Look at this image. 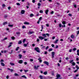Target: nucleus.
Masks as SVG:
<instances>
[{"label": "nucleus", "instance_id": "nucleus-1", "mask_svg": "<svg viewBox=\"0 0 79 79\" xmlns=\"http://www.w3.org/2000/svg\"><path fill=\"white\" fill-rule=\"evenodd\" d=\"M35 50L38 53H40V49L38 47H36L35 48Z\"/></svg>", "mask_w": 79, "mask_h": 79}, {"label": "nucleus", "instance_id": "nucleus-2", "mask_svg": "<svg viewBox=\"0 0 79 79\" xmlns=\"http://www.w3.org/2000/svg\"><path fill=\"white\" fill-rule=\"evenodd\" d=\"M42 36H43L44 37H46V35H47L48 37H49L50 34L48 33L44 34L42 35Z\"/></svg>", "mask_w": 79, "mask_h": 79}, {"label": "nucleus", "instance_id": "nucleus-3", "mask_svg": "<svg viewBox=\"0 0 79 79\" xmlns=\"http://www.w3.org/2000/svg\"><path fill=\"white\" fill-rule=\"evenodd\" d=\"M56 77H57V79H62L61 77V75L58 74V73H57V75H56Z\"/></svg>", "mask_w": 79, "mask_h": 79}, {"label": "nucleus", "instance_id": "nucleus-4", "mask_svg": "<svg viewBox=\"0 0 79 79\" xmlns=\"http://www.w3.org/2000/svg\"><path fill=\"white\" fill-rule=\"evenodd\" d=\"M44 63L45 64H46L47 66H48L49 65V63L47 61H44Z\"/></svg>", "mask_w": 79, "mask_h": 79}, {"label": "nucleus", "instance_id": "nucleus-5", "mask_svg": "<svg viewBox=\"0 0 79 79\" xmlns=\"http://www.w3.org/2000/svg\"><path fill=\"white\" fill-rule=\"evenodd\" d=\"M52 58H54V56H55V53L54 52H52Z\"/></svg>", "mask_w": 79, "mask_h": 79}, {"label": "nucleus", "instance_id": "nucleus-6", "mask_svg": "<svg viewBox=\"0 0 79 79\" xmlns=\"http://www.w3.org/2000/svg\"><path fill=\"white\" fill-rule=\"evenodd\" d=\"M34 67L35 69H38V68H39V67H40V66L39 65H37V66L35 65L34 66Z\"/></svg>", "mask_w": 79, "mask_h": 79}, {"label": "nucleus", "instance_id": "nucleus-7", "mask_svg": "<svg viewBox=\"0 0 79 79\" xmlns=\"http://www.w3.org/2000/svg\"><path fill=\"white\" fill-rule=\"evenodd\" d=\"M39 39H40V40H43V39H45V38L42 37L41 36H39Z\"/></svg>", "mask_w": 79, "mask_h": 79}, {"label": "nucleus", "instance_id": "nucleus-8", "mask_svg": "<svg viewBox=\"0 0 79 79\" xmlns=\"http://www.w3.org/2000/svg\"><path fill=\"white\" fill-rule=\"evenodd\" d=\"M21 14H22V15H23V14L25 13V10H22L21 11Z\"/></svg>", "mask_w": 79, "mask_h": 79}, {"label": "nucleus", "instance_id": "nucleus-9", "mask_svg": "<svg viewBox=\"0 0 79 79\" xmlns=\"http://www.w3.org/2000/svg\"><path fill=\"white\" fill-rule=\"evenodd\" d=\"M24 24H27V25H29V23L28 22H25L24 23Z\"/></svg>", "mask_w": 79, "mask_h": 79}, {"label": "nucleus", "instance_id": "nucleus-10", "mask_svg": "<svg viewBox=\"0 0 79 79\" xmlns=\"http://www.w3.org/2000/svg\"><path fill=\"white\" fill-rule=\"evenodd\" d=\"M7 69L9 70V71H10L11 72H13V70L11 69H10L9 68H8Z\"/></svg>", "mask_w": 79, "mask_h": 79}, {"label": "nucleus", "instance_id": "nucleus-11", "mask_svg": "<svg viewBox=\"0 0 79 79\" xmlns=\"http://www.w3.org/2000/svg\"><path fill=\"white\" fill-rule=\"evenodd\" d=\"M74 61V60H71L69 61V63H71V64H72L73 63V62Z\"/></svg>", "mask_w": 79, "mask_h": 79}, {"label": "nucleus", "instance_id": "nucleus-12", "mask_svg": "<svg viewBox=\"0 0 79 79\" xmlns=\"http://www.w3.org/2000/svg\"><path fill=\"white\" fill-rule=\"evenodd\" d=\"M41 57H39V58L38 59V60H39V62H42V60H41Z\"/></svg>", "mask_w": 79, "mask_h": 79}, {"label": "nucleus", "instance_id": "nucleus-13", "mask_svg": "<svg viewBox=\"0 0 79 79\" xmlns=\"http://www.w3.org/2000/svg\"><path fill=\"white\" fill-rule=\"evenodd\" d=\"M72 64V66H75L76 65V63L74 62H73Z\"/></svg>", "mask_w": 79, "mask_h": 79}, {"label": "nucleus", "instance_id": "nucleus-14", "mask_svg": "<svg viewBox=\"0 0 79 79\" xmlns=\"http://www.w3.org/2000/svg\"><path fill=\"white\" fill-rule=\"evenodd\" d=\"M22 77H23V78H24L25 79H27V77L25 75L22 76Z\"/></svg>", "mask_w": 79, "mask_h": 79}, {"label": "nucleus", "instance_id": "nucleus-15", "mask_svg": "<svg viewBox=\"0 0 79 79\" xmlns=\"http://www.w3.org/2000/svg\"><path fill=\"white\" fill-rule=\"evenodd\" d=\"M75 37V36H74V35H71V38H72V39H74Z\"/></svg>", "mask_w": 79, "mask_h": 79}, {"label": "nucleus", "instance_id": "nucleus-16", "mask_svg": "<svg viewBox=\"0 0 79 79\" xmlns=\"http://www.w3.org/2000/svg\"><path fill=\"white\" fill-rule=\"evenodd\" d=\"M48 10H45V13L46 15L48 14Z\"/></svg>", "mask_w": 79, "mask_h": 79}, {"label": "nucleus", "instance_id": "nucleus-17", "mask_svg": "<svg viewBox=\"0 0 79 79\" xmlns=\"http://www.w3.org/2000/svg\"><path fill=\"white\" fill-rule=\"evenodd\" d=\"M43 74L44 75H47V72L45 71V72H44V73H43Z\"/></svg>", "mask_w": 79, "mask_h": 79}, {"label": "nucleus", "instance_id": "nucleus-18", "mask_svg": "<svg viewBox=\"0 0 79 79\" xmlns=\"http://www.w3.org/2000/svg\"><path fill=\"white\" fill-rule=\"evenodd\" d=\"M1 64L2 66H5V64H4L3 62H2Z\"/></svg>", "mask_w": 79, "mask_h": 79}, {"label": "nucleus", "instance_id": "nucleus-19", "mask_svg": "<svg viewBox=\"0 0 79 79\" xmlns=\"http://www.w3.org/2000/svg\"><path fill=\"white\" fill-rule=\"evenodd\" d=\"M39 77H40V79H43V76L40 75L39 76Z\"/></svg>", "mask_w": 79, "mask_h": 79}, {"label": "nucleus", "instance_id": "nucleus-20", "mask_svg": "<svg viewBox=\"0 0 79 79\" xmlns=\"http://www.w3.org/2000/svg\"><path fill=\"white\" fill-rule=\"evenodd\" d=\"M75 66H76V68L77 69H78V70L79 69V67L78 66V65H76Z\"/></svg>", "mask_w": 79, "mask_h": 79}, {"label": "nucleus", "instance_id": "nucleus-21", "mask_svg": "<svg viewBox=\"0 0 79 79\" xmlns=\"http://www.w3.org/2000/svg\"><path fill=\"white\" fill-rule=\"evenodd\" d=\"M34 31H30L29 32V34H33V33H34Z\"/></svg>", "mask_w": 79, "mask_h": 79}, {"label": "nucleus", "instance_id": "nucleus-22", "mask_svg": "<svg viewBox=\"0 0 79 79\" xmlns=\"http://www.w3.org/2000/svg\"><path fill=\"white\" fill-rule=\"evenodd\" d=\"M58 39H57L55 41L54 43H55V44H57V43H58Z\"/></svg>", "mask_w": 79, "mask_h": 79}, {"label": "nucleus", "instance_id": "nucleus-23", "mask_svg": "<svg viewBox=\"0 0 79 79\" xmlns=\"http://www.w3.org/2000/svg\"><path fill=\"white\" fill-rule=\"evenodd\" d=\"M44 48H45V46H43L41 48L42 50H43V49H44Z\"/></svg>", "mask_w": 79, "mask_h": 79}, {"label": "nucleus", "instance_id": "nucleus-24", "mask_svg": "<svg viewBox=\"0 0 79 79\" xmlns=\"http://www.w3.org/2000/svg\"><path fill=\"white\" fill-rule=\"evenodd\" d=\"M30 16L31 17H33V16H34V15L33 14H31L30 15Z\"/></svg>", "mask_w": 79, "mask_h": 79}, {"label": "nucleus", "instance_id": "nucleus-25", "mask_svg": "<svg viewBox=\"0 0 79 79\" xmlns=\"http://www.w3.org/2000/svg\"><path fill=\"white\" fill-rule=\"evenodd\" d=\"M8 26H9V27H13V25H8Z\"/></svg>", "mask_w": 79, "mask_h": 79}, {"label": "nucleus", "instance_id": "nucleus-26", "mask_svg": "<svg viewBox=\"0 0 79 79\" xmlns=\"http://www.w3.org/2000/svg\"><path fill=\"white\" fill-rule=\"evenodd\" d=\"M3 25H5V24H7V22H5L3 23Z\"/></svg>", "mask_w": 79, "mask_h": 79}, {"label": "nucleus", "instance_id": "nucleus-27", "mask_svg": "<svg viewBox=\"0 0 79 79\" xmlns=\"http://www.w3.org/2000/svg\"><path fill=\"white\" fill-rule=\"evenodd\" d=\"M10 64L11 65V66H14V65H15V64L12 63H10Z\"/></svg>", "mask_w": 79, "mask_h": 79}, {"label": "nucleus", "instance_id": "nucleus-28", "mask_svg": "<svg viewBox=\"0 0 79 79\" xmlns=\"http://www.w3.org/2000/svg\"><path fill=\"white\" fill-rule=\"evenodd\" d=\"M27 45L26 44H23V46L25 47H27Z\"/></svg>", "mask_w": 79, "mask_h": 79}, {"label": "nucleus", "instance_id": "nucleus-29", "mask_svg": "<svg viewBox=\"0 0 79 79\" xmlns=\"http://www.w3.org/2000/svg\"><path fill=\"white\" fill-rule=\"evenodd\" d=\"M14 76H19V75L17 74V73H15L14 74Z\"/></svg>", "mask_w": 79, "mask_h": 79}, {"label": "nucleus", "instance_id": "nucleus-30", "mask_svg": "<svg viewBox=\"0 0 79 79\" xmlns=\"http://www.w3.org/2000/svg\"><path fill=\"white\" fill-rule=\"evenodd\" d=\"M26 27L25 26H22V28L23 29H26Z\"/></svg>", "mask_w": 79, "mask_h": 79}, {"label": "nucleus", "instance_id": "nucleus-31", "mask_svg": "<svg viewBox=\"0 0 79 79\" xmlns=\"http://www.w3.org/2000/svg\"><path fill=\"white\" fill-rule=\"evenodd\" d=\"M41 6V4H40V3H38V6Z\"/></svg>", "mask_w": 79, "mask_h": 79}, {"label": "nucleus", "instance_id": "nucleus-32", "mask_svg": "<svg viewBox=\"0 0 79 79\" xmlns=\"http://www.w3.org/2000/svg\"><path fill=\"white\" fill-rule=\"evenodd\" d=\"M53 50V49L52 48H50L48 50V51L49 52H51V51H52Z\"/></svg>", "mask_w": 79, "mask_h": 79}, {"label": "nucleus", "instance_id": "nucleus-33", "mask_svg": "<svg viewBox=\"0 0 79 79\" xmlns=\"http://www.w3.org/2000/svg\"><path fill=\"white\" fill-rule=\"evenodd\" d=\"M19 48V47H17L16 49V51L18 50Z\"/></svg>", "mask_w": 79, "mask_h": 79}, {"label": "nucleus", "instance_id": "nucleus-34", "mask_svg": "<svg viewBox=\"0 0 79 79\" xmlns=\"http://www.w3.org/2000/svg\"><path fill=\"white\" fill-rule=\"evenodd\" d=\"M44 41H47V40H48V38L47 39H44Z\"/></svg>", "mask_w": 79, "mask_h": 79}, {"label": "nucleus", "instance_id": "nucleus-35", "mask_svg": "<svg viewBox=\"0 0 79 79\" xmlns=\"http://www.w3.org/2000/svg\"><path fill=\"white\" fill-rule=\"evenodd\" d=\"M42 19V17H41L39 18V20H40V21H41V19Z\"/></svg>", "mask_w": 79, "mask_h": 79}, {"label": "nucleus", "instance_id": "nucleus-36", "mask_svg": "<svg viewBox=\"0 0 79 79\" xmlns=\"http://www.w3.org/2000/svg\"><path fill=\"white\" fill-rule=\"evenodd\" d=\"M23 60H20V64H22V63H23Z\"/></svg>", "mask_w": 79, "mask_h": 79}, {"label": "nucleus", "instance_id": "nucleus-37", "mask_svg": "<svg viewBox=\"0 0 79 79\" xmlns=\"http://www.w3.org/2000/svg\"><path fill=\"white\" fill-rule=\"evenodd\" d=\"M24 71H25V73H27L28 71H29V70H24Z\"/></svg>", "mask_w": 79, "mask_h": 79}, {"label": "nucleus", "instance_id": "nucleus-38", "mask_svg": "<svg viewBox=\"0 0 79 79\" xmlns=\"http://www.w3.org/2000/svg\"><path fill=\"white\" fill-rule=\"evenodd\" d=\"M62 23L63 24H66V22L65 21H63L62 22Z\"/></svg>", "mask_w": 79, "mask_h": 79}, {"label": "nucleus", "instance_id": "nucleus-39", "mask_svg": "<svg viewBox=\"0 0 79 79\" xmlns=\"http://www.w3.org/2000/svg\"><path fill=\"white\" fill-rule=\"evenodd\" d=\"M32 2L33 3H35V0H32Z\"/></svg>", "mask_w": 79, "mask_h": 79}, {"label": "nucleus", "instance_id": "nucleus-40", "mask_svg": "<svg viewBox=\"0 0 79 79\" xmlns=\"http://www.w3.org/2000/svg\"><path fill=\"white\" fill-rule=\"evenodd\" d=\"M25 41H26V39H24L23 40V43H25Z\"/></svg>", "mask_w": 79, "mask_h": 79}, {"label": "nucleus", "instance_id": "nucleus-41", "mask_svg": "<svg viewBox=\"0 0 79 79\" xmlns=\"http://www.w3.org/2000/svg\"><path fill=\"white\" fill-rule=\"evenodd\" d=\"M76 50H77V49L76 48H74L73 49V51H75Z\"/></svg>", "mask_w": 79, "mask_h": 79}, {"label": "nucleus", "instance_id": "nucleus-42", "mask_svg": "<svg viewBox=\"0 0 79 79\" xmlns=\"http://www.w3.org/2000/svg\"><path fill=\"white\" fill-rule=\"evenodd\" d=\"M77 71H78V69H77L74 72V73H76V72H77Z\"/></svg>", "mask_w": 79, "mask_h": 79}, {"label": "nucleus", "instance_id": "nucleus-43", "mask_svg": "<svg viewBox=\"0 0 79 79\" xmlns=\"http://www.w3.org/2000/svg\"><path fill=\"white\" fill-rule=\"evenodd\" d=\"M73 6H74V8H76L77 7V5L76 4L73 5Z\"/></svg>", "mask_w": 79, "mask_h": 79}, {"label": "nucleus", "instance_id": "nucleus-44", "mask_svg": "<svg viewBox=\"0 0 79 79\" xmlns=\"http://www.w3.org/2000/svg\"><path fill=\"white\" fill-rule=\"evenodd\" d=\"M20 34V33L19 32H16V34H17V35H19Z\"/></svg>", "mask_w": 79, "mask_h": 79}, {"label": "nucleus", "instance_id": "nucleus-45", "mask_svg": "<svg viewBox=\"0 0 79 79\" xmlns=\"http://www.w3.org/2000/svg\"><path fill=\"white\" fill-rule=\"evenodd\" d=\"M59 27H61V24H59Z\"/></svg>", "mask_w": 79, "mask_h": 79}, {"label": "nucleus", "instance_id": "nucleus-46", "mask_svg": "<svg viewBox=\"0 0 79 79\" xmlns=\"http://www.w3.org/2000/svg\"><path fill=\"white\" fill-rule=\"evenodd\" d=\"M48 48H49V47H48V46H47L46 48V50H47V49H48Z\"/></svg>", "mask_w": 79, "mask_h": 79}, {"label": "nucleus", "instance_id": "nucleus-47", "mask_svg": "<svg viewBox=\"0 0 79 79\" xmlns=\"http://www.w3.org/2000/svg\"><path fill=\"white\" fill-rule=\"evenodd\" d=\"M73 51V49H70L69 50V52H72V51Z\"/></svg>", "mask_w": 79, "mask_h": 79}, {"label": "nucleus", "instance_id": "nucleus-48", "mask_svg": "<svg viewBox=\"0 0 79 79\" xmlns=\"http://www.w3.org/2000/svg\"><path fill=\"white\" fill-rule=\"evenodd\" d=\"M40 13H43V11L42 10H41L40 11Z\"/></svg>", "mask_w": 79, "mask_h": 79}, {"label": "nucleus", "instance_id": "nucleus-49", "mask_svg": "<svg viewBox=\"0 0 79 79\" xmlns=\"http://www.w3.org/2000/svg\"><path fill=\"white\" fill-rule=\"evenodd\" d=\"M17 5L19 6L20 5V4L19 3H16Z\"/></svg>", "mask_w": 79, "mask_h": 79}, {"label": "nucleus", "instance_id": "nucleus-50", "mask_svg": "<svg viewBox=\"0 0 79 79\" xmlns=\"http://www.w3.org/2000/svg\"><path fill=\"white\" fill-rule=\"evenodd\" d=\"M40 20H39L37 22V24H39L40 23Z\"/></svg>", "mask_w": 79, "mask_h": 79}, {"label": "nucleus", "instance_id": "nucleus-51", "mask_svg": "<svg viewBox=\"0 0 79 79\" xmlns=\"http://www.w3.org/2000/svg\"><path fill=\"white\" fill-rule=\"evenodd\" d=\"M11 38L13 40H15V37H11Z\"/></svg>", "mask_w": 79, "mask_h": 79}, {"label": "nucleus", "instance_id": "nucleus-52", "mask_svg": "<svg viewBox=\"0 0 79 79\" xmlns=\"http://www.w3.org/2000/svg\"><path fill=\"white\" fill-rule=\"evenodd\" d=\"M41 26V29L43 30V28H44V27H43L44 26L43 25H42Z\"/></svg>", "mask_w": 79, "mask_h": 79}, {"label": "nucleus", "instance_id": "nucleus-53", "mask_svg": "<svg viewBox=\"0 0 79 79\" xmlns=\"http://www.w3.org/2000/svg\"><path fill=\"white\" fill-rule=\"evenodd\" d=\"M55 39V36H54V37H52V39H53V40H54V39Z\"/></svg>", "mask_w": 79, "mask_h": 79}, {"label": "nucleus", "instance_id": "nucleus-54", "mask_svg": "<svg viewBox=\"0 0 79 79\" xmlns=\"http://www.w3.org/2000/svg\"><path fill=\"white\" fill-rule=\"evenodd\" d=\"M7 16H8V15H5L4 16V18H6L7 17Z\"/></svg>", "mask_w": 79, "mask_h": 79}, {"label": "nucleus", "instance_id": "nucleus-55", "mask_svg": "<svg viewBox=\"0 0 79 79\" xmlns=\"http://www.w3.org/2000/svg\"><path fill=\"white\" fill-rule=\"evenodd\" d=\"M24 64H27V62H25L24 63Z\"/></svg>", "mask_w": 79, "mask_h": 79}, {"label": "nucleus", "instance_id": "nucleus-56", "mask_svg": "<svg viewBox=\"0 0 79 79\" xmlns=\"http://www.w3.org/2000/svg\"><path fill=\"white\" fill-rule=\"evenodd\" d=\"M2 6L3 7H4V6H5V5L4 4H3Z\"/></svg>", "mask_w": 79, "mask_h": 79}, {"label": "nucleus", "instance_id": "nucleus-57", "mask_svg": "<svg viewBox=\"0 0 79 79\" xmlns=\"http://www.w3.org/2000/svg\"><path fill=\"white\" fill-rule=\"evenodd\" d=\"M69 16H72V15H71V14L69 13Z\"/></svg>", "mask_w": 79, "mask_h": 79}, {"label": "nucleus", "instance_id": "nucleus-58", "mask_svg": "<svg viewBox=\"0 0 79 79\" xmlns=\"http://www.w3.org/2000/svg\"><path fill=\"white\" fill-rule=\"evenodd\" d=\"M4 60L2 59H1V61L0 62H3Z\"/></svg>", "mask_w": 79, "mask_h": 79}, {"label": "nucleus", "instance_id": "nucleus-59", "mask_svg": "<svg viewBox=\"0 0 79 79\" xmlns=\"http://www.w3.org/2000/svg\"><path fill=\"white\" fill-rule=\"evenodd\" d=\"M10 8H11V7L9 6L8 7V10H10Z\"/></svg>", "mask_w": 79, "mask_h": 79}, {"label": "nucleus", "instance_id": "nucleus-60", "mask_svg": "<svg viewBox=\"0 0 79 79\" xmlns=\"http://www.w3.org/2000/svg\"><path fill=\"white\" fill-rule=\"evenodd\" d=\"M40 40L39 39H37V42H39Z\"/></svg>", "mask_w": 79, "mask_h": 79}, {"label": "nucleus", "instance_id": "nucleus-61", "mask_svg": "<svg viewBox=\"0 0 79 79\" xmlns=\"http://www.w3.org/2000/svg\"><path fill=\"white\" fill-rule=\"evenodd\" d=\"M53 13H54L53 11H52L51 12V14H53Z\"/></svg>", "mask_w": 79, "mask_h": 79}, {"label": "nucleus", "instance_id": "nucleus-62", "mask_svg": "<svg viewBox=\"0 0 79 79\" xmlns=\"http://www.w3.org/2000/svg\"><path fill=\"white\" fill-rule=\"evenodd\" d=\"M6 79H8V78H9V76H7L6 77Z\"/></svg>", "mask_w": 79, "mask_h": 79}, {"label": "nucleus", "instance_id": "nucleus-63", "mask_svg": "<svg viewBox=\"0 0 79 79\" xmlns=\"http://www.w3.org/2000/svg\"><path fill=\"white\" fill-rule=\"evenodd\" d=\"M77 53H79V50H77Z\"/></svg>", "mask_w": 79, "mask_h": 79}, {"label": "nucleus", "instance_id": "nucleus-64", "mask_svg": "<svg viewBox=\"0 0 79 79\" xmlns=\"http://www.w3.org/2000/svg\"><path fill=\"white\" fill-rule=\"evenodd\" d=\"M79 34V31H77V35H78V34Z\"/></svg>", "mask_w": 79, "mask_h": 79}]
</instances>
